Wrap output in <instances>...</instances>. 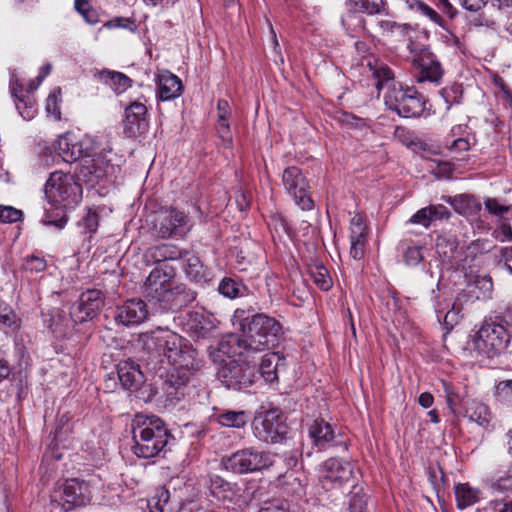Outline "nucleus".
I'll return each instance as SVG.
<instances>
[{
  "mask_svg": "<svg viewBox=\"0 0 512 512\" xmlns=\"http://www.w3.org/2000/svg\"><path fill=\"white\" fill-rule=\"evenodd\" d=\"M232 321L241 331V336L231 335L221 343L220 351L229 358L249 351L261 352L277 345L282 326L276 319L236 309Z\"/></svg>",
  "mask_w": 512,
  "mask_h": 512,
  "instance_id": "f257e3e1",
  "label": "nucleus"
},
{
  "mask_svg": "<svg viewBox=\"0 0 512 512\" xmlns=\"http://www.w3.org/2000/svg\"><path fill=\"white\" fill-rule=\"evenodd\" d=\"M360 68L375 80L377 90L388 87L384 97L386 106L404 118L418 117L425 110L423 96L414 88L394 82L393 71L373 55L362 59Z\"/></svg>",
  "mask_w": 512,
  "mask_h": 512,
  "instance_id": "f03ea898",
  "label": "nucleus"
},
{
  "mask_svg": "<svg viewBox=\"0 0 512 512\" xmlns=\"http://www.w3.org/2000/svg\"><path fill=\"white\" fill-rule=\"evenodd\" d=\"M132 433V450L140 458L157 456L175 440L164 421L155 415L137 414L132 422Z\"/></svg>",
  "mask_w": 512,
  "mask_h": 512,
  "instance_id": "7ed1b4c3",
  "label": "nucleus"
},
{
  "mask_svg": "<svg viewBox=\"0 0 512 512\" xmlns=\"http://www.w3.org/2000/svg\"><path fill=\"white\" fill-rule=\"evenodd\" d=\"M147 350L163 356L167 361L175 365H196L197 352L187 341L169 329L158 328L141 335Z\"/></svg>",
  "mask_w": 512,
  "mask_h": 512,
  "instance_id": "20e7f679",
  "label": "nucleus"
},
{
  "mask_svg": "<svg viewBox=\"0 0 512 512\" xmlns=\"http://www.w3.org/2000/svg\"><path fill=\"white\" fill-rule=\"evenodd\" d=\"M511 339L510 331L502 323L484 322L471 336L470 349L481 358L493 359L507 350Z\"/></svg>",
  "mask_w": 512,
  "mask_h": 512,
  "instance_id": "39448f33",
  "label": "nucleus"
},
{
  "mask_svg": "<svg viewBox=\"0 0 512 512\" xmlns=\"http://www.w3.org/2000/svg\"><path fill=\"white\" fill-rule=\"evenodd\" d=\"M222 463L227 471L242 475L268 469L274 464V456L269 451L248 447L224 457Z\"/></svg>",
  "mask_w": 512,
  "mask_h": 512,
  "instance_id": "423d86ee",
  "label": "nucleus"
},
{
  "mask_svg": "<svg viewBox=\"0 0 512 512\" xmlns=\"http://www.w3.org/2000/svg\"><path fill=\"white\" fill-rule=\"evenodd\" d=\"M289 427L286 417L278 408H271L254 418L253 433L261 442L267 444L281 443L286 439Z\"/></svg>",
  "mask_w": 512,
  "mask_h": 512,
  "instance_id": "0eeeda50",
  "label": "nucleus"
},
{
  "mask_svg": "<svg viewBox=\"0 0 512 512\" xmlns=\"http://www.w3.org/2000/svg\"><path fill=\"white\" fill-rule=\"evenodd\" d=\"M45 195L54 204H76L82 196L81 185L70 173L55 171L45 184Z\"/></svg>",
  "mask_w": 512,
  "mask_h": 512,
  "instance_id": "6e6552de",
  "label": "nucleus"
},
{
  "mask_svg": "<svg viewBox=\"0 0 512 512\" xmlns=\"http://www.w3.org/2000/svg\"><path fill=\"white\" fill-rule=\"evenodd\" d=\"M218 378L228 389L242 390L254 383L256 370L247 363L230 359L218 371Z\"/></svg>",
  "mask_w": 512,
  "mask_h": 512,
  "instance_id": "1a4fd4ad",
  "label": "nucleus"
},
{
  "mask_svg": "<svg viewBox=\"0 0 512 512\" xmlns=\"http://www.w3.org/2000/svg\"><path fill=\"white\" fill-rule=\"evenodd\" d=\"M282 182L287 192L293 196L296 205L306 211L313 209L314 202L308 194V182L299 168L295 166L286 168L282 175Z\"/></svg>",
  "mask_w": 512,
  "mask_h": 512,
  "instance_id": "9d476101",
  "label": "nucleus"
},
{
  "mask_svg": "<svg viewBox=\"0 0 512 512\" xmlns=\"http://www.w3.org/2000/svg\"><path fill=\"white\" fill-rule=\"evenodd\" d=\"M188 222L187 215L171 208L157 215L154 228L160 238L166 239L185 235L190 229Z\"/></svg>",
  "mask_w": 512,
  "mask_h": 512,
  "instance_id": "9b49d317",
  "label": "nucleus"
},
{
  "mask_svg": "<svg viewBox=\"0 0 512 512\" xmlns=\"http://www.w3.org/2000/svg\"><path fill=\"white\" fill-rule=\"evenodd\" d=\"M199 369V363L196 365H175L171 368L164 380L163 389L171 400L179 401L185 395L186 385L189 382L194 371Z\"/></svg>",
  "mask_w": 512,
  "mask_h": 512,
  "instance_id": "f8f14e48",
  "label": "nucleus"
},
{
  "mask_svg": "<svg viewBox=\"0 0 512 512\" xmlns=\"http://www.w3.org/2000/svg\"><path fill=\"white\" fill-rule=\"evenodd\" d=\"M174 276V268L169 264L155 267L145 281L143 292L145 297L158 301L171 287Z\"/></svg>",
  "mask_w": 512,
  "mask_h": 512,
  "instance_id": "ddd939ff",
  "label": "nucleus"
},
{
  "mask_svg": "<svg viewBox=\"0 0 512 512\" xmlns=\"http://www.w3.org/2000/svg\"><path fill=\"white\" fill-rule=\"evenodd\" d=\"M147 304L141 299H130L115 309L114 319L125 327L140 325L148 319Z\"/></svg>",
  "mask_w": 512,
  "mask_h": 512,
  "instance_id": "4468645a",
  "label": "nucleus"
},
{
  "mask_svg": "<svg viewBox=\"0 0 512 512\" xmlns=\"http://www.w3.org/2000/svg\"><path fill=\"white\" fill-rule=\"evenodd\" d=\"M103 304L104 297L100 290H87L80 295L78 304L72 308L70 315L75 323H83L95 317Z\"/></svg>",
  "mask_w": 512,
  "mask_h": 512,
  "instance_id": "2eb2a0df",
  "label": "nucleus"
},
{
  "mask_svg": "<svg viewBox=\"0 0 512 512\" xmlns=\"http://www.w3.org/2000/svg\"><path fill=\"white\" fill-rule=\"evenodd\" d=\"M195 298L196 293L193 290L180 284L170 287L157 302H159L160 309L163 311H177L193 302Z\"/></svg>",
  "mask_w": 512,
  "mask_h": 512,
  "instance_id": "dca6fc26",
  "label": "nucleus"
},
{
  "mask_svg": "<svg viewBox=\"0 0 512 512\" xmlns=\"http://www.w3.org/2000/svg\"><path fill=\"white\" fill-rule=\"evenodd\" d=\"M414 63L419 69L417 75L418 82H433L439 83L443 76V68L437 57L429 52L422 51L420 55L414 59Z\"/></svg>",
  "mask_w": 512,
  "mask_h": 512,
  "instance_id": "f3484780",
  "label": "nucleus"
},
{
  "mask_svg": "<svg viewBox=\"0 0 512 512\" xmlns=\"http://www.w3.org/2000/svg\"><path fill=\"white\" fill-rule=\"evenodd\" d=\"M103 160L101 158H90L82 155L74 169V178L79 181L94 184L108 174L107 169H103Z\"/></svg>",
  "mask_w": 512,
  "mask_h": 512,
  "instance_id": "a211bd4d",
  "label": "nucleus"
},
{
  "mask_svg": "<svg viewBox=\"0 0 512 512\" xmlns=\"http://www.w3.org/2000/svg\"><path fill=\"white\" fill-rule=\"evenodd\" d=\"M354 473V466L345 460L330 458L321 467L323 481L342 484L348 482Z\"/></svg>",
  "mask_w": 512,
  "mask_h": 512,
  "instance_id": "6ab92c4d",
  "label": "nucleus"
},
{
  "mask_svg": "<svg viewBox=\"0 0 512 512\" xmlns=\"http://www.w3.org/2000/svg\"><path fill=\"white\" fill-rule=\"evenodd\" d=\"M147 108L141 102H133L125 109L124 132L128 137L141 134L146 126Z\"/></svg>",
  "mask_w": 512,
  "mask_h": 512,
  "instance_id": "aec40b11",
  "label": "nucleus"
},
{
  "mask_svg": "<svg viewBox=\"0 0 512 512\" xmlns=\"http://www.w3.org/2000/svg\"><path fill=\"white\" fill-rule=\"evenodd\" d=\"M308 435L315 447L324 450L332 446L335 439V431L333 426L324 419L318 418L313 420L309 425Z\"/></svg>",
  "mask_w": 512,
  "mask_h": 512,
  "instance_id": "412c9836",
  "label": "nucleus"
},
{
  "mask_svg": "<svg viewBox=\"0 0 512 512\" xmlns=\"http://www.w3.org/2000/svg\"><path fill=\"white\" fill-rule=\"evenodd\" d=\"M91 499L90 489L85 481L67 480L63 486V500L75 506L85 505Z\"/></svg>",
  "mask_w": 512,
  "mask_h": 512,
  "instance_id": "4be33fe9",
  "label": "nucleus"
},
{
  "mask_svg": "<svg viewBox=\"0 0 512 512\" xmlns=\"http://www.w3.org/2000/svg\"><path fill=\"white\" fill-rule=\"evenodd\" d=\"M118 378L124 389L135 390L143 382V374L139 365L131 360L122 361L118 364Z\"/></svg>",
  "mask_w": 512,
  "mask_h": 512,
  "instance_id": "5701e85b",
  "label": "nucleus"
},
{
  "mask_svg": "<svg viewBox=\"0 0 512 512\" xmlns=\"http://www.w3.org/2000/svg\"><path fill=\"white\" fill-rule=\"evenodd\" d=\"M158 97L161 101H169L177 98L182 92L181 80L169 71H163L157 80Z\"/></svg>",
  "mask_w": 512,
  "mask_h": 512,
  "instance_id": "b1692460",
  "label": "nucleus"
},
{
  "mask_svg": "<svg viewBox=\"0 0 512 512\" xmlns=\"http://www.w3.org/2000/svg\"><path fill=\"white\" fill-rule=\"evenodd\" d=\"M186 329L196 337H205L214 327V320L200 312H189L187 314Z\"/></svg>",
  "mask_w": 512,
  "mask_h": 512,
  "instance_id": "393cba45",
  "label": "nucleus"
},
{
  "mask_svg": "<svg viewBox=\"0 0 512 512\" xmlns=\"http://www.w3.org/2000/svg\"><path fill=\"white\" fill-rule=\"evenodd\" d=\"M465 417L486 430L489 429L492 421V413L489 407L476 400H472L467 404Z\"/></svg>",
  "mask_w": 512,
  "mask_h": 512,
  "instance_id": "a878e982",
  "label": "nucleus"
},
{
  "mask_svg": "<svg viewBox=\"0 0 512 512\" xmlns=\"http://www.w3.org/2000/svg\"><path fill=\"white\" fill-rule=\"evenodd\" d=\"M213 418L219 425L235 429L244 428L249 420L247 412L243 410H220Z\"/></svg>",
  "mask_w": 512,
  "mask_h": 512,
  "instance_id": "bb28decb",
  "label": "nucleus"
},
{
  "mask_svg": "<svg viewBox=\"0 0 512 512\" xmlns=\"http://www.w3.org/2000/svg\"><path fill=\"white\" fill-rule=\"evenodd\" d=\"M346 7L351 13L377 15L386 11L387 3L386 0H347Z\"/></svg>",
  "mask_w": 512,
  "mask_h": 512,
  "instance_id": "cd10ccee",
  "label": "nucleus"
},
{
  "mask_svg": "<svg viewBox=\"0 0 512 512\" xmlns=\"http://www.w3.org/2000/svg\"><path fill=\"white\" fill-rule=\"evenodd\" d=\"M55 150L63 161L73 163L80 159L83 155L82 144L79 142H72L67 136H61L56 142Z\"/></svg>",
  "mask_w": 512,
  "mask_h": 512,
  "instance_id": "c85d7f7f",
  "label": "nucleus"
},
{
  "mask_svg": "<svg viewBox=\"0 0 512 512\" xmlns=\"http://www.w3.org/2000/svg\"><path fill=\"white\" fill-rule=\"evenodd\" d=\"M183 252L173 245L161 244L148 249L146 257L154 263L160 265L168 264V260H177L182 258Z\"/></svg>",
  "mask_w": 512,
  "mask_h": 512,
  "instance_id": "c756f323",
  "label": "nucleus"
},
{
  "mask_svg": "<svg viewBox=\"0 0 512 512\" xmlns=\"http://www.w3.org/2000/svg\"><path fill=\"white\" fill-rule=\"evenodd\" d=\"M182 258L185 260L184 271L188 278L195 282H204L207 280V270L201 263L199 257L189 252H183Z\"/></svg>",
  "mask_w": 512,
  "mask_h": 512,
  "instance_id": "7c9ffc66",
  "label": "nucleus"
},
{
  "mask_svg": "<svg viewBox=\"0 0 512 512\" xmlns=\"http://www.w3.org/2000/svg\"><path fill=\"white\" fill-rule=\"evenodd\" d=\"M457 507L465 509L479 501V490L472 488L469 484H457L454 488Z\"/></svg>",
  "mask_w": 512,
  "mask_h": 512,
  "instance_id": "2f4dec72",
  "label": "nucleus"
},
{
  "mask_svg": "<svg viewBox=\"0 0 512 512\" xmlns=\"http://www.w3.org/2000/svg\"><path fill=\"white\" fill-rule=\"evenodd\" d=\"M265 488L259 487L252 493V499L263 502L258 512H288V504L283 499L264 500Z\"/></svg>",
  "mask_w": 512,
  "mask_h": 512,
  "instance_id": "473e14b6",
  "label": "nucleus"
},
{
  "mask_svg": "<svg viewBox=\"0 0 512 512\" xmlns=\"http://www.w3.org/2000/svg\"><path fill=\"white\" fill-rule=\"evenodd\" d=\"M443 199L449 203L459 214L468 215L471 214L476 208H479L475 199L467 194H460L454 197L444 196Z\"/></svg>",
  "mask_w": 512,
  "mask_h": 512,
  "instance_id": "72a5a7b5",
  "label": "nucleus"
},
{
  "mask_svg": "<svg viewBox=\"0 0 512 512\" xmlns=\"http://www.w3.org/2000/svg\"><path fill=\"white\" fill-rule=\"evenodd\" d=\"M20 328V319L12 308L0 299V329L15 332Z\"/></svg>",
  "mask_w": 512,
  "mask_h": 512,
  "instance_id": "f704fd0d",
  "label": "nucleus"
},
{
  "mask_svg": "<svg viewBox=\"0 0 512 512\" xmlns=\"http://www.w3.org/2000/svg\"><path fill=\"white\" fill-rule=\"evenodd\" d=\"M278 486L285 489L287 494L302 496L304 494V485L293 472L279 474L277 478Z\"/></svg>",
  "mask_w": 512,
  "mask_h": 512,
  "instance_id": "c9c22d12",
  "label": "nucleus"
},
{
  "mask_svg": "<svg viewBox=\"0 0 512 512\" xmlns=\"http://www.w3.org/2000/svg\"><path fill=\"white\" fill-rule=\"evenodd\" d=\"M278 355L275 353L266 354L261 361L259 372L261 376L267 382H274L277 380V371H278Z\"/></svg>",
  "mask_w": 512,
  "mask_h": 512,
  "instance_id": "e433bc0d",
  "label": "nucleus"
},
{
  "mask_svg": "<svg viewBox=\"0 0 512 512\" xmlns=\"http://www.w3.org/2000/svg\"><path fill=\"white\" fill-rule=\"evenodd\" d=\"M210 491L219 500L231 501L235 494V487L221 477L211 479Z\"/></svg>",
  "mask_w": 512,
  "mask_h": 512,
  "instance_id": "4c0bfd02",
  "label": "nucleus"
},
{
  "mask_svg": "<svg viewBox=\"0 0 512 512\" xmlns=\"http://www.w3.org/2000/svg\"><path fill=\"white\" fill-rule=\"evenodd\" d=\"M309 275L315 285L321 290L328 291L332 287V279L324 266L315 265L311 267Z\"/></svg>",
  "mask_w": 512,
  "mask_h": 512,
  "instance_id": "58836bf2",
  "label": "nucleus"
},
{
  "mask_svg": "<svg viewBox=\"0 0 512 512\" xmlns=\"http://www.w3.org/2000/svg\"><path fill=\"white\" fill-rule=\"evenodd\" d=\"M219 292L230 299L241 295V285L232 278H223L218 286Z\"/></svg>",
  "mask_w": 512,
  "mask_h": 512,
  "instance_id": "ea45409f",
  "label": "nucleus"
},
{
  "mask_svg": "<svg viewBox=\"0 0 512 512\" xmlns=\"http://www.w3.org/2000/svg\"><path fill=\"white\" fill-rule=\"evenodd\" d=\"M16 108L25 120L33 119L37 111L34 100L28 95L24 98H19Z\"/></svg>",
  "mask_w": 512,
  "mask_h": 512,
  "instance_id": "a19ab883",
  "label": "nucleus"
},
{
  "mask_svg": "<svg viewBox=\"0 0 512 512\" xmlns=\"http://www.w3.org/2000/svg\"><path fill=\"white\" fill-rule=\"evenodd\" d=\"M169 497L168 490L165 488L158 489L155 496L148 501L151 512H164V506L168 503Z\"/></svg>",
  "mask_w": 512,
  "mask_h": 512,
  "instance_id": "79ce46f5",
  "label": "nucleus"
},
{
  "mask_svg": "<svg viewBox=\"0 0 512 512\" xmlns=\"http://www.w3.org/2000/svg\"><path fill=\"white\" fill-rule=\"evenodd\" d=\"M107 74L110 78L111 85L113 86V89L117 94L124 92L131 86L132 81L125 74L113 71H109L107 72Z\"/></svg>",
  "mask_w": 512,
  "mask_h": 512,
  "instance_id": "37998d69",
  "label": "nucleus"
},
{
  "mask_svg": "<svg viewBox=\"0 0 512 512\" xmlns=\"http://www.w3.org/2000/svg\"><path fill=\"white\" fill-rule=\"evenodd\" d=\"M47 267L46 260L36 255H29L24 259L22 268L26 272L30 273H41Z\"/></svg>",
  "mask_w": 512,
  "mask_h": 512,
  "instance_id": "c03bdc74",
  "label": "nucleus"
},
{
  "mask_svg": "<svg viewBox=\"0 0 512 512\" xmlns=\"http://www.w3.org/2000/svg\"><path fill=\"white\" fill-rule=\"evenodd\" d=\"M443 389L446 398V404L449 411L453 414H457L458 406L460 405L461 399L458 393L455 392L453 386L447 382H443Z\"/></svg>",
  "mask_w": 512,
  "mask_h": 512,
  "instance_id": "a18cd8bd",
  "label": "nucleus"
},
{
  "mask_svg": "<svg viewBox=\"0 0 512 512\" xmlns=\"http://www.w3.org/2000/svg\"><path fill=\"white\" fill-rule=\"evenodd\" d=\"M60 102H61V89L59 87H57L47 97L46 111L49 114H52L57 118H60V115H61Z\"/></svg>",
  "mask_w": 512,
  "mask_h": 512,
  "instance_id": "49530a36",
  "label": "nucleus"
},
{
  "mask_svg": "<svg viewBox=\"0 0 512 512\" xmlns=\"http://www.w3.org/2000/svg\"><path fill=\"white\" fill-rule=\"evenodd\" d=\"M23 217V212L12 206L0 205V222L1 223H15L20 221Z\"/></svg>",
  "mask_w": 512,
  "mask_h": 512,
  "instance_id": "de8ad7c7",
  "label": "nucleus"
},
{
  "mask_svg": "<svg viewBox=\"0 0 512 512\" xmlns=\"http://www.w3.org/2000/svg\"><path fill=\"white\" fill-rule=\"evenodd\" d=\"M421 247L413 246L407 248L404 253V261L409 266H416L423 260Z\"/></svg>",
  "mask_w": 512,
  "mask_h": 512,
  "instance_id": "09e8293b",
  "label": "nucleus"
},
{
  "mask_svg": "<svg viewBox=\"0 0 512 512\" xmlns=\"http://www.w3.org/2000/svg\"><path fill=\"white\" fill-rule=\"evenodd\" d=\"M74 7L87 22H94V11L91 9L88 0H74Z\"/></svg>",
  "mask_w": 512,
  "mask_h": 512,
  "instance_id": "8fccbe9b",
  "label": "nucleus"
},
{
  "mask_svg": "<svg viewBox=\"0 0 512 512\" xmlns=\"http://www.w3.org/2000/svg\"><path fill=\"white\" fill-rule=\"evenodd\" d=\"M133 25L134 21L130 18L115 17L111 20L106 21L103 24V27L107 29L124 28L133 31Z\"/></svg>",
  "mask_w": 512,
  "mask_h": 512,
  "instance_id": "3c124183",
  "label": "nucleus"
},
{
  "mask_svg": "<svg viewBox=\"0 0 512 512\" xmlns=\"http://www.w3.org/2000/svg\"><path fill=\"white\" fill-rule=\"evenodd\" d=\"M491 488L501 493L512 491V473L498 477L491 483Z\"/></svg>",
  "mask_w": 512,
  "mask_h": 512,
  "instance_id": "603ef678",
  "label": "nucleus"
},
{
  "mask_svg": "<svg viewBox=\"0 0 512 512\" xmlns=\"http://www.w3.org/2000/svg\"><path fill=\"white\" fill-rule=\"evenodd\" d=\"M431 212L428 207L422 208L418 210L410 219V222L413 224H421L425 227H428L431 223Z\"/></svg>",
  "mask_w": 512,
  "mask_h": 512,
  "instance_id": "864d4df0",
  "label": "nucleus"
},
{
  "mask_svg": "<svg viewBox=\"0 0 512 512\" xmlns=\"http://www.w3.org/2000/svg\"><path fill=\"white\" fill-rule=\"evenodd\" d=\"M499 397L507 403H512V380L501 381L497 386Z\"/></svg>",
  "mask_w": 512,
  "mask_h": 512,
  "instance_id": "5fc2aeb1",
  "label": "nucleus"
},
{
  "mask_svg": "<svg viewBox=\"0 0 512 512\" xmlns=\"http://www.w3.org/2000/svg\"><path fill=\"white\" fill-rule=\"evenodd\" d=\"M416 8L419 12H421L423 15L427 16L431 21L437 24H441V16L433 10L430 6L425 4L424 2L417 1L416 2Z\"/></svg>",
  "mask_w": 512,
  "mask_h": 512,
  "instance_id": "6e6d98bb",
  "label": "nucleus"
},
{
  "mask_svg": "<svg viewBox=\"0 0 512 512\" xmlns=\"http://www.w3.org/2000/svg\"><path fill=\"white\" fill-rule=\"evenodd\" d=\"M217 131L224 144L229 146L232 143V134L228 120H218Z\"/></svg>",
  "mask_w": 512,
  "mask_h": 512,
  "instance_id": "4d7b16f0",
  "label": "nucleus"
},
{
  "mask_svg": "<svg viewBox=\"0 0 512 512\" xmlns=\"http://www.w3.org/2000/svg\"><path fill=\"white\" fill-rule=\"evenodd\" d=\"M350 255L353 259L359 260L364 256L366 239H350Z\"/></svg>",
  "mask_w": 512,
  "mask_h": 512,
  "instance_id": "13d9d810",
  "label": "nucleus"
},
{
  "mask_svg": "<svg viewBox=\"0 0 512 512\" xmlns=\"http://www.w3.org/2000/svg\"><path fill=\"white\" fill-rule=\"evenodd\" d=\"M432 220H440L450 217V211L442 204L428 206Z\"/></svg>",
  "mask_w": 512,
  "mask_h": 512,
  "instance_id": "bf43d9fd",
  "label": "nucleus"
},
{
  "mask_svg": "<svg viewBox=\"0 0 512 512\" xmlns=\"http://www.w3.org/2000/svg\"><path fill=\"white\" fill-rule=\"evenodd\" d=\"M99 216L96 212L89 210L83 218V225L89 232H95L98 227Z\"/></svg>",
  "mask_w": 512,
  "mask_h": 512,
  "instance_id": "052dcab7",
  "label": "nucleus"
},
{
  "mask_svg": "<svg viewBox=\"0 0 512 512\" xmlns=\"http://www.w3.org/2000/svg\"><path fill=\"white\" fill-rule=\"evenodd\" d=\"M485 207L491 214L497 216H502L508 211V207L501 205L496 199L486 200Z\"/></svg>",
  "mask_w": 512,
  "mask_h": 512,
  "instance_id": "680f3d73",
  "label": "nucleus"
},
{
  "mask_svg": "<svg viewBox=\"0 0 512 512\" xmlns=\"http://www.w3.org/2000/svg\"><path fill=\"white\" fill-rule=\"evenodd\" d=\"M340 122L343 124L351 125L353 127H362L365 125L364 120L351 113L343 112L340 116Z\"/></svg>",
  "mask_w": 512,
  "mask_h": 512,
  "instance_id": "e2e57ef3",
  "label": "nucleus"
},
{
  "mask_svg": "<svg viewBox=\"0 0 512 512\" xmlns=\"http://www.w3.org/2000/svg\"><path fill=\"white\" fill-rule=\"evenodd\" d=\"M218 120H228L231 115V109L228 101L224 99L218 100L217 103Z\"/></svg>",
  "mask_w": 512,
  "mask_h": 512,
  "instance_id": "0e129e2a",
  "label": "nucleus"
},
{
  "mask_svg": "<svg viewBox=\"0 0 512 512\" xmlns=\"http://www.w3.org/2000/svg\"><path fill=\"white\" fill-rule=\"evenodd\" d=\"M459 312H460V308L459 307H455V305H453L451 310L446 312V314L444 315V322H445V324L453 327V325L458 322Z\"/></svg>",
  "mask_w": 512,
  "mask_h": 512,
  "instance_id": "69168bd1",
  "label": "nucleus"
},
{
  "mask_svg": "<svg viewBox=\"0 0 512 512\" xmlns=\"http://www.w3.org/2000/svg\"><path fill=\"white\" fill-rule=\"evenodd\" d=\"M499 323L505 325L508 329L512 327V303L508 304L506 309L497 317Z\"/></svg>",
  "mask_w": 512,
  "mask_h": 512,
  "instance_id": "338daca9",
  "label": "nucleus"
},
{
  "mask_svg": "<svg viewBox=\"0 0 512 512\" xmlns=\"http://www.w3.org/2000/svg\"><path fill=\"white\" fill-rule=\"evenodd\" d=\"M501 258L504 261L505 268L512 274V246L501 250Z\"/></svg>",
  "mask_w": 512,
  "mask_h": 512,
  "instance_id": "774afa93",
  "label": "nucleus"
}]
</instances>
